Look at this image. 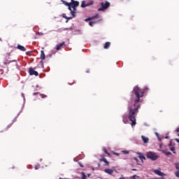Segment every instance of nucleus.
Segmentation results:
<instances>
[{"label": "nucleus", "instance_id": "1a4fd4ad", "mask_svg": "<svg viewBox=\"0 0 179 179\" xmlns=\"http://www.w3.org/2000/svg\"><path fill=\"white\" fill-rule=\"evenodd\" d=\"M99 162H104L105 164H103V166L108 167V166H110V162H108V161H107V159H106V157H104V156H102L101 159H99Z\"/></svg>", "mask_w": 179, "mask_h": 179}, {"label": "nucleus", "instance_id": "c756f323", "mask_svg": "<svg viewBox=\"0 0 179 179\" xmlns=\"http://www.w3.org/2000/svg\"><path fill=\"white\" fill-rule=\"evenodd\" d=\"M175 141H176V142H178V143H179V139H178V138H176Z\"/></svg>", "mask_w": 179, "mask_h": 179}, {"label": "nucleus", "instance_id": "e433bc0d", "mask_svg": "<svg viewBox=\"0 0 179 179\" xmlns=\"http://www.w3.org/2000/svg\"><path fill=\"white\" fill-rule=\"evenodd\" d=\"M119 179H125V178H124V177H121Z\"/></svg>", "mask_w": 179, "mask_h": 179}, {"label": "nucleus", "instance_id": "393cba45", "mask_svg": "<svg viewBox=\"0 0 179 179\" xmlns=\"http://www.w3.org/2000/svg\"><path fill=\"white\" fill-rule=\"evenodd\" d=\"M176 170H179V163H178V164H176Z\"/></svg>", "mask_w": 179, "mask_h": 179}, {"label": "nucleus", "instance_id": "412c9836", "mask_svg": "<svg viewBox=\"0 0 179 179\" xmlns=\"http://www.w3.org/2000/svg\"><path fill=\"white\" fill-rule=\"evenodd\" d=\"M170 150L171 151V152H173V153H174V155H176L177 152H176V148H174V147H171V148H170Z\"/></svg>", "mask_w": 179, "mask_h": 179}, {"label": "nucleus", "instance_id": "4468645a", "mask_svg": "<svg viewBox=\"0 0 179 179\" xmlns=\"http://www.w3.org/2000/svg\"><path fill=\"white\" fill-rule=\"evenodd\" d=\"M141 138L144 143H148L149 142V138H148L145 136H141Z\"/></svg>", "mask_w": 179, "mask_h": 179}, {"label": "nucleus", "instance_id": "ea45409f", "mask_svg": "<svg viewBox=\"0 0 179 179\" xmlns=\"http://www.w3.org/2000/svg\"><path fill=\"white\" fill-rule=\"evenodd\" d=\"M0 41H2V39H1V38H0Z\"/></svg>", "mask_w": 179, "mask_h": 179}, {"label": "nucleus", "instance_id": "5701e85b", "mask_svg": "<svg viewBox=\"0 0 179 179\" xmlns=\"http://www.w3.org/2000/svg\"><path fill=\"white\" fill-rule=\"evenodd\" d=\"M82 179H86V175L84 172L82 173Z\"/></svg>", "mask_w": 179, "mask_h": 179}, {"label": "nucleus", "instance_id": "7ed1b4c3", "mask_svg": "<svg viewBox=\"0 0 179 179\" xmlns=\"http://www.w3.org/2000/svg\"><path fill=\"white\" fill-rule=\"evenodd\" d=\"M90 20H94L90 22V26L92 27L93 24L99 23V22H101V20H103V18H101V17L99 14H95L94 16L90 17Z\"/></svg>", "mask_w": 179, "mask_h": 179}, {"label": "nucleus", "instance_id": "37998d69", "mask_svg": "<svg viewBox=\"0 0 179 179\" xmlns=\"http://www.w3.org/2000/svg\"><path fill=\"white\" fill-rule=\"evenodd\" d=\"M89 24H90V22H89Z\"/></svg>", "mask_w": 179, "mask_h": 179}, {"label": "nucleus", "instance_id": "a878e982", "mask_svg": "<svg viewBox=\"0 0 179 179\" xmlns=\"http://www.w3.org/2000/svg\"><path fill=\"white\" fill-rule=\"evenodd\" d=\"M134 160L136 162L137 164L139 165V160L138 159V158L134 157Z\"/></svg>", "mask_w": 179, "mask_h": 179}, {"label": "nucleus", "instance_id": "f8f14e48", "mask_svg": "<svg viewBox=\"0 0 179 179\" xmlns=\"http://www.w3.org/2000/svg\"><path fill=\"white\" fill-rule=\"evenodd\" d=\"M17 50H20V51H26V48H24V46L22 45H17Z\"/></svg>", "mask_w": 179, "mask_h": 179}, {"label": "nucleus", "instance_id": "58836bf2", "mask_svg": "<svg viewBox=\"0 0 179 179\" xmlns=\"http://www.w3.org/2000/svg\"><path fill=\"white\" fill-rule=\"evenodd\" d=\"M158 139H159V141H162V138H158Z\"/></svg>", "mask_w": 179, "mask_h": 179}, {"label": "nucleus", "instance_id": "f257e3e1", "mask_svg": "<svg viewBox=\"0 0 179 179\" xmlns=\"http://www.w3.org/2000/svg\"><path fill=\"white\" fill-rule=\"evenodd\" d=\"M148 90V87L141 89L138 86H135L131 92V97L134 99V105L129 106V120L131 122V127L136 125V115L139 113V108H141V104L138 103L141 101V97L145 96V92Z\"/></svg>", "mask_w": 179, "mask_h": 179}, {"label": "nucleus", "instance_id": "72a5a7b5", "mask_svg": "<svg viewBox=\"0 0 179 179\" xmlns=\"http://www.w3.org/2000/svg\"><path fill=\"white\" fill-rule=\"evenodd\" d=\"M90 5H93V1H90Z\"/></svg>", "mask_w": 179, "mask_h": 179}, {"label": "nucleus", "instance_id": "473e14b6", "mask_svg": "<svg viewBox=\"0 0 179 179\" xmlns=\"http://www.w3.org/2000/svg\"><path fill=\"white\" fill-rule=\"evenodd\" d=\"M80 167H83V165H82V164L79 163Z\"/></svg>", "mask_w": 179, "mask_h": 179}, {"label": "nucleus", "instance_id": "4be33fe9", "mask_svg": "<svg viewBox=\"0 0 179 179\" xmlns=\"http://www.w3.org/2000/svg\"><path fill=\"white\" fill-rule=\"evenodd\" d=\"M40 96H41V97L42 99H45V97H47V95H45V94H41Z\"/></svg>", "mask_w": 179, "mask_h": 179}, {"label": "nucleus", "instance_id": "a19ab883", "mask_svg": "<svg viewBox=\"0 0 179 179\" xmlns=\"http://www.w3.org/2000/svg\"><path fill=\"white\" fill-rule=\"evenodd\" d=\"M90 176V174L89 173V174H88V177H89Z\"/></svg>", "mask_w": 179, "mask_h": 179}, {"label": "nucleus", "instance_id": "bb28decb", "mask_svg": "<svg viewBox=\"0 0 179 179\" xmlns=\"http://www.w3.org/2000/svg\"><path fill=\"white\" fill-rule=\"evenodd\" d=\"M85 22H90V17L85 19Z\"/></svg>", "mask_w": 179, "mask_h": 179}, {"label": "nucleus", "instance_id": "cd10ccee", "mask_svg": "<svg viewBox=\"0 0 179 179\" xmlns=\"http://www.w3.org/2000/svg\"><path fill=\"white\" fill-rule=\"evenodd\" d=\"M123 153H124V155H128L129 153V151L124 150L123 151Z\"/></svg>", "mask_w": 179, "mask_h": 179}, {"label": "nucleus", "instance_id": "b1692460", "mask_svg": "<svg viewBox=\"0 0 179 179\" xmlns=\"http://www.w3.org/2000/svg\"><path fill=\"white\" fill-rule=\"evenodd\" d=\"M175 176H176V177H178L179 178V171H178L175 173Z\"/></svg>", "mask_w": 179, "mask_h": 179}, {"label": "nucleus", "instance_id": "a211bd4d", "mask_svg": "<svg viewBox=\"0 0 179 179\" xmlns=\"http://www.w3.org/2000/svg\"><path fill=\"white\" fill-rule=\"evenodd\" d=\"M122 121L124 124H128V117L126 115L122 116Z\"/></svg>", "mask_w": 179, "mask_h": 179}, {"label": "nucleus", "instance_id": "7c9ffc66", "mask_svg": "<svg viewBox=\"0 0 179 179\" xmlns=\"http://www.w3.org/2000/svg\"><path fill=\"white\" fill-rule=\"evenodd\" d=\"M131 171H136V169H132Z\"/></svg>", "mask_w": 179, "mask_h": 179}, {"label": "nucleus", "instance_id": "dca6fc26", "mask_svg": "<svg viewBox=\"0 0 179 179\" xmlns=\"http://www.w3.org/2000/svg\"><path fill=\"white\" fill-rule=\"evenodd\" d=\"M40 58L41 59H42V61H44V59H45V54H44V50L41 51Z\"/></svg>", "mask_w": 179, "mask_h": 179}, {"label": "nucleus", "instance_id": "79ce46f5", "mask_svg": "<svg viewBox=\"0 0 179 179\" xmlns=\"http://www.w3.org/2000/svg\"><path fill=\"white\" fill-rule=\"evenodd\" d=\"M10 126H8V128H9Z\"/></svg>", "mask_w": 179, "mask_h": 179}, {"label": "nucleus", "instance_id": "423d86ee", "mask_svg": "<svg viewBox=\"0 0 179 179\" xmlns=\"http://www.w3.org/2000/svg\"><path fill=\"white\" fill-rule=\"evenodd\" d=\"M9 57H10V53H7L5 55V59L3 61L4 65H9L11 62H16V60H9Z\"/></svg>", "mask_w": 179, "mask_h": 179}, {"label": "nucleus", "instance_id": "0eeeda50", "mask_svg": "<svg viewBox=\"0 0 179 179\" xmlns=\"http://www.w3.org/2000/svg\"><path fill=\"white\" fill-rule=\"evenodd\" d=\"M152 173H155V174H157V176H159L160 177H164L166 176V173L161 172L159 169H153Z\"/></svg>", "mask_w": 179, "mask_h": 179}, {"label": "nucleus", "instance_id": "20e7f679", "mask_svg": "<svg viewBox=\"0 0 179 179\" xmlns=\"http://www.w3.org/2000/svg\"><path fill=\"white\" fill-rule=\"evenodd\" d=\"M147 159H150V160H152V162H155V160H157L159 158V155L153 152H148L146 154Z\"/></svg>", "mask_w": 179, "mask_h": 179}, {"label": "nucleus", "instance_id": "aec40b11", "mask_svg": "<svg viewBox=\"0 0 179 179\" xmlns=\"http://www.w3.org/2000/svg\"><path fill=\"white\" fill-rule=\"evenodd\" d=\"M103 150L104 153H106V155H108V156H111V155H110V153L108 152V151H107V148H103Z\"/></svg>", "mask_w": 179, "mask_h": 179}, {"label": "nucleus", "instance_id": "6ab92c4d", "mask_svg": "<svg viewBox=\"0 0 179 179\" xmlns=\"http://www.w3.org/2000/svg\"><path fill=\"white\" fill-rule=\"evenodd\" d=\"M162 153H164V155H166V156H170L171 155V153L169 151H166V150H162Z\"/></svg>", "mask_w": 179, "mask_h": 179}, {"label": "nucleus", "instance_id": "c03bdc74", "mask_svg": "<svg viewBox=\"0 0 179 179\" xmlns=\"http://www.w3.org/2000/svg\"><path fill=\"white\" fill-rule=\"evenodd\" d=\"M178 136H179V134H178Z\"/></svg>", "mask_w": 179, "mask_h": 179}, {"label": "nucleus", "instance_id": "f03ea898", "mask_svg": "<svg viewBox=\"0 0 179 179\" xmlns=\"http://www.w3.org/2000/svg\"><path fill=\"white\" fill-rule=\"evenodd\" d=\"M71 1L70 3H68L64 0H61V2H62L63 5H65V6H68L69 10L71 12V15L72 17H68L66 14H63L62 16L64 19H66V23H68L69 20H71V19H73V17H76V11L77 7L79 6V1H75V0H71Z\"/></svg>", "mask_w": 179, "mask_h": 179}, {"label": "nucleus", "instance_id": "ddd939ff", "mask_svg": "<svg viewBox=\"0 0 179 179\" xmlns=\"http://www.w3.org/2000/svg\"><path fill=\"white\" fill-rule=\"evenodd\" d=\"M90 6V2L86 4V1H83L81 3V8H86V6Z\"/></svg>", "mask_w": 179, "mask_h": 179}, {"label": "nucleus", "instance_id": "39448f33", "mask_svg": "<svg viewBox=\"0 0 179 179\" xmlns=\"http://www.w3.org/2000/svg\"><path fill=\"white\" fill-rule=\"evenodd\" d=\"M110 2L108 1L101 3V8L98 9L99 12H104L106 9H108V8H110Z\"/></svg>", "mask_w": 179, "mask_h": 179}, {"label": "nucleus", "instance_id": "c85d7f7f", "mask_svg": "<svg viewBox=\"0 0 179 179\" xmlns=\"http://www.w3.org/2000/svg\"><path fill=\"white\" fill-rule=\"evenodd\" d=\"M132 178H133V179H136V178H138V176H137L136 175H134V176H132Z\"/></svg>", "mask_w": 179, "mask_h": 179}, {"label": "nucleus", "instance_id": "2eb2a0df", "mask_svg": "<svg viewBox=\"0 0 179 179\" xmlns=\"http://www.w3.org/2000/svg\"><path fill=\"white\" fill-rule=\"evenodd\" d=\"M138 157L140 160H141V162H143V160H146V157L142 153H138Z\"/></svg>", "mask_w": 179, "mask_h": 179}, {"label": "nucleus", "instance_id": "4c0bfd02", "mask_svg": "<svg viewBox=\"0 0 179 179\" xmlns=\"http://www.w3.org/2000/svg\"><path fill=\"white\" fill-rule=\"evenodd\" d=\"M169 146H171V142L169 143Z\"/></svg>", "mask_w": 179, "mask_h": 179}, {"label": "nucleus", "instance_id": "6e6552de", "mask_svg": "<svg viewBox=\"0 0 179 179\" xmlns=\"http://www.w3.org/2000/svg\"><path fill=\"white\" fill-rule=\"evenodd\" d=\"M29 73L31 76H38V72H37L36 71H35L34 69H33V68L30 67L29 69Z\"/></svg>", "mask_w": 179, "mask_h": 179}, {"label": "nucleus", "instance_id": "2f4dec72", "mask_svg": "<svg viewBox=\"0 0 179 179\" xmlns=\"http://www.w3.org/2000/svg\"><path fill=\"white\" fill-rule=\"evenodd\" d=\"M176 132H179V127L176 129Z\"/></svg>", "mask_w": 179, "mask_h": 179}, {"label": "nucleus", "instance_id": "f704fd0d", "mask_svg": "<svg viewBox=\"0 0 179 179\" xmlns=\"http://www.w3.org/2000/svg\"><path fill=\"white\" fill-rule=\"evenodd\" d=\"M162 144H160L159 145V148L162 149Z\"/></svg>", "mask_w": 179, "mask_h": 179}, {"label": "nucleus", "instance_id": "9d476101", "mask_svg": "<svg viewBox=\"0 0 179 179\" xmlns=\"http://www.w3.org/2000/svg\"><path fill=\"white\" fill-rule=\"evenodd\" d=\"M64 45H65V42H62V43L57 44L56 46L57 51H59V50H61V48H62Z\"/></svg>", "mask_w": 179, "mask_h": 179}, {"label": "nucleus", "instance_id": "c9c22d12", "mask_svg": "<svg viewBox=\"0 0 179 179\" xmlns=\"http://www.w3.org/2000/svg\"><path fill=\"white\" fill-rule=\"evenodd\" d=\"M100 166H101V164H98V167H100Z\"/></svg>", "mask_w": 179, "mask_h": 179}, {"label": "nucleus", "instance_id": "9b49d317", "mask_svg": "<svg viewBox=\"0 0 179 179\" xmlns=\"http://www.w3.org/2000/svg\"><path fill=\"white\" fill-rule=\"evenodd\" d=\"M104 172L106 173V174H109L110 176H113V173H114V170L106 169H104Z\"/></svg>", "mask_w": 179, "mask_h": 179}, {"label": "nucleus", "instance_id": "f3484780", "mask_svg": "<svg viewBox=\"0 0 179 179\" xmlns=\"http://www.w3.org/2000/svg\"><path fill=\"white\" fill-rule=\"evenodd\" d=\"M110 45H111V43H110V42H106V43H105V45H104V46H103V48H104L105 50H107V49L110 48Z\"/></svg>", "mask_w": 179, "mask_h": 179}]
</instances>
